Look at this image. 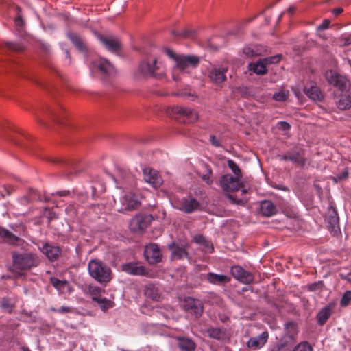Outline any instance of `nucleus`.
Here are the masks:
<instances>
[{"mask_svg": "<svg viewBox=\"0 0 351 351\" xmlns=\"http://www.w3.org/2000/svg\"><path fill=\"white\" fill-rule=\"evenodd\" d=\"M351 301V291H346L340 301V304L341 306H348Z\"/></svg>", "mask_w": 351, "mask_h": 351, "instance_id": "47", "label": "nucleus"}, {"mask_svg": "<svg viewBox=\"0 0 351 351\" xmlns=\"http://www.w3.org/2000/svg\"><path fill=\"white\" fill-rule=\"evenodd\" d=\"M0 237L5 242L14 246H21L24 244L25 240L14 234L8 229L0 226Z\"/></svg>", "mask_w": 351, "mask_h": 351, "instance_id": "19", "label": "nucleus"}, {"mask_svg": "<svg viewBox=\"0 0 351 351\" xmlns=\"http://www.w3.org/2000/svg\"><path fill=\"white\" fill-rule=\"evenodd\" d=\"M330 21L329 19H324L322 23L317 27V30H324L329 27Z\"/></svg>", "mask_w": 351, "mask_h": 351, "instance_id": "52", "label": "nucleus"}, {"mask_svg": "<svg viewBox=\"0 0 351 351\" xmlns=\"http://www.w3.org/2000/svg\"><path fill=\"white\" fill-rule=\"evenodd\" d=\"M269 339V332L267 331L263 332L257 337H250L246 343L247 348L254 350L262 348L267 342Z\"/></svg>", "mask_w": 351, "mask_h": 351, "instance_id": "20", "label": "nucleus"}, {"mask_svg": "<svg viewBox=\"0 0 351 351\" xmlns=\"http://www.w3.org/2000/svg\"><path fill=\"white\" fill-rule=\"evenodd\" d=\"M16 16L14 18V23L16 26L22 27L24 25V21L22 17V10L19 6L16 7Z\"/></svg>", "mask_w": 351, "mask_h": 351, "instance_id": "46", "label": "nucleus"}, {"mask_svg": "<svg viewBox=\"0 0 351 351\" xmlns=\"http://www.w3.org/2000/svg\"><path fill=\"white\" fill-rule=\"evenodd\" d=\"M66 57L69 59H71L70 53L69 51H66Z\"/></svg>", "mask_w": 351, "mask_h": 351, "instance_id": "62", "label": "nucleus"}, {"mask_svg": "<svg viewBox=\"0 0 351 351\" xmlns=\"http://www.w3.org/2000/svg\"><path fill=\"white\" fill-rule=\"evenodd\" d=\"M88 269L90 276L100 284L106 285L112 278L110 267L99 260H90L88 263Z\"/></svg>", "mask_w": 351, "mask_h": 351, "instance_id": "3", "label": "nucleus"}, {"mask_svg": "<svg viewBox=\"0 0 351 351\" xmlns=\"http://www.w3.org/2000/svg\"><path fill=\"white\" fill-rule=\"evenodd\" d=\"M91 69L104 75H110L114 72L113 66L105 58L94 60L91 63Z\"/></svg>", "mask_w": 351, "mask_h": 351, "instance_id": "12", "label": "nucleus"}, {"mask_svg": "<svg viewBox=\"0 0 351 351\" xmlns=\"http://www.w3.org/2000/svg\"><path fill=\"white\" fill-rule=\"evenodd\" d=\"M51 282L54 287L56 289H60L64 284V282L56 278H51Z\"/></svg>", "mask_w": 351, "mask_h": 351, "instance_id": "51", "label": "nucleus"}, {"mask_svg": "<svg viewBox=\"0 0 351 351\" xmlns=\"http://www.w3.org/2000/svg\"><path fill=\"white\" fill-rule=\"evenodd\" d=\"M104 292L105 290L102 288L98 286L89 285L87 288L86 293L91 296L93 301L97 302L101 298V293Z\"/></svg>", "mask_w": 351, "mask_h": 351, "instance_id": "33", "label": "nucleus"}, {"mask_svg": "<svg viewBox=\"0 0 351 351\" xmlns=\"http://www.w3.org/2000/svg\"><path fill=\"white\" fill-rule=\"evenodd\" d=\"M226 71L224 68H213L209 71L208 77L213 83L220 84L226 80Z\"/></svg>", "mask_w": 351, "mask_h": 351, "instance_id": "23", "label": "nucleus"}, {"mask_svg": "<svg viewBox=\"0 0 351 351\" xmlns=\"http://www.w3.org/2000/svg\"><path fill=\"white\" fill-rule=\"evenodd\" d=\"M289 95V91L283 90L280 92L276 93L273 95V99L277 101H285L288 99Z\"/></svg>", "mask_w": 351, "mask_h": 351, "instance_id": "40", "label": "nucleus"}, {"mask_svg": "<svg viewBox=\"0 0 351 351\" xmlns=\"http://www.w3.org/2000/svg\"><path fill=\"white\" fill-rule=\"evenodd\" d=\"M56 121L59 122L58 114L51 109H48L46 112Z\"/></svg>", "mask_w": 351, "mask_h": 351, "instance_id": "55", "label": "nucleus"}, {"mask_svg": "<svg viewBox=\"0 0 351 351\" xmlns=\"http://www.w3.org/2000/svg\"><path fill=\"white\" fill-rule=\"evenodd\" d=\"M132 197V195H126L125 196V202H127L126 208L128 210H134L140 204V202L136 199H133Z\"/></svg>", "mask_w": 351, "mask_h": 351, "instance_id": "37", "label": "nucleus"}, {"mask_svg": "<svg viewBox=\"0 0 351 351\" xmlns=\"http://www.w3.org/2000/svg\"><path fill=\"white\" fill-rule=\"evenodd\" d=\"M138 71L143 76L156 79H161L165 75L162 63L158 62L156 58L149 57L143 60L138 65Z\"/></svg>", "mask_w": 351, "mask_h": 351, "instance_id": "4", "label": "nucleus"}, {"mask_svg": "<svg viewBox=\"0 0 351 351\" xmlns=\"http://www.w3.org/2000/svg\"><path fill=\"white\" fill-rule=\"evenodd\" d=\"M97 304H99L100 308L103 310V311H105L106 309H108L110 308H111L112 306V302L106 298H100L99 299V300H97L96 302Z\"/></svg>", "mask_w": 351, "mask_h": 351, "instance_id": "44", "label": "nucleus"}, {"mask_svg": "<svg viewBox=\"0 0 351 351\" xmlns=\"http://www.w3.org/2000/svg\"><path fill=\"white\" fill-rule=\"evenodd\" d=\"M325 77L328 83L334 86L341 91H346L350 88V82L346 76L337 72L329 70L325 73Z\"/></svg>", "mask_w": 351, "mask_h": 351, "instance_id": "7", "label": "nucleus"}, {"mask_svg": "<svg viewBox=\"0 0 351 351\" xmlns=\"http://www.w3.org/2000/svg\"><path fill=\"white\" fill-rule=\"evenodd\" d=\"M204 168L205 169V173L202 175H199V176L206 184H211L213 183V180L211 179L213 173L212 169L207 164L204 165Z\"/></svg>", "mask_w": 351, "mask_h": 351, "instance_id": "36", "label": "nucleus"}, {"mask_svg": "<svg viewBox=\"0 0 351 351\" xmlns=\"http://www.w3.org/2000/svg\"><path fill=\"white\" fill-rule=\"evenodd\" d=\"M67 37L80 51L82 53L88 52L86 43L79 35L74 32H69L67 34Z\"/></svg>", "mask_w": 351, "mask_h": 351, "instance_id": "26", "label": "nucleus"}, {"mask_svg": "<svg viewBox=\"0 0 351 351\" xmlns=\"http://www.w3.org/2000/svg\"><path fill=\"white\" fill-rule=\"evenodd\" d=\"M205 279L210 284L219 286H223L231 280V278L228 276L213 272L206 274Z\"/></svg>", "mask_w": 351, "mask_h": 351, "instance_id": "24", "label": "nucleus"}, {"mask_svg": "<svg viewBox=\"0 0 351 351\" xmlns=\"http://www.w3.org/2000/svg\"><path fill=\"white\" fill-rule=\"evenodd\" d=\"M227 197L233 204H241L243 202L241 199H237L233 195L229 194L227 195Z\"/></svg>", "mask_w": 351, "mask_h": 351, "instance_id": "56", "label": "nucleus"}, {"mask_svg": "<svg viewBox=\"0 0 351 351\" xmlns=\"http://www.w3.org/2000/svg\"><path fill=\"white\" fill-rule=\"evenodd\" d=\"M40 250L51 262L57 261L62 252V248L60 246L48 242L45 243L42 247H40Z\"/></svg>", "mask_w": 351, "mask_h": 351, "instance_id": "15", "label": "nucleus"}, {"mask_svg": "<svg viewBox=\"0 0 351 351\" xmlns=\"http://www.w3.org/2000/svg\"><path fill=\"white\" fill-rule=\"evenodd\" d=\"M243 52L245 56L248 58H252L258 55L251 47H245Z\"/></svg>", "mask_w": 351, "mask_h": 351, "instance_id": "49", "label": "nucleus"}, {"mask_svg": "<svg viewBox=\"0 0 351 351\" xmlns=\"http://www.w3.org/2000/svg\"><path fill=\"white\" fill-rule=\"evenodd\" d=\"M173 35L176 36L181 38H192L195 34V32L193 30L186 29L181 32H177L176 31L172 32Z\"/></svg>", "mask_w": 351, "mask_h": 351, "instance_id": "43", "label": "nucleus"}, {"mask_svg": "<svg viewBox=\"0 0 351 351\" xmlns=\"http://www.w3.org/2000/svg\"><path fill=\"white\" fill-rule=\"evenodd\" d=\"M56 194L60 197H64V196H67L69 195V191H58L56 193Z\"/></svg>", "mask_w": 351, "mask_h": 351, "instance_id": "58", "label": "nucleus"}, {"mask_svg": "<svg viewBox=\"0 0 351 351\" xmlns=\"http://www.w3.org/2000/svg\"><path fill=\"white\" fill-rule=\"evenodd\" d=\"M348 279L349 280H351V272L348 274Z\"/></svg>", "mask_w": 351, "mask_h": 351, "instance_id": "64", "label": "nucleus"}, {"mask_svg": "<svg viewBox=\"0 0 351 351\" xmlns=\"http://www.w3.org/2000/svg\"><path fill=\"white\" fill-rule=\"evenodd\" d=\"M335 308V304L330 302L322 308L317 314L316 319L319 326H323L330 318Z\"/></svg>", "mask_w": 351, "mask_h": 351, "instance_id": "21", "label": "nucleus"}, {"mask_svg": "<svg viewBox=\"0 0 351 351\" xmlns=\"http://www.w3.org/2000/svg\"><path fill=\"white\" fill-rule=\"evenodd\" d=\"M122 271L125 273L134 276H148L149 271L146 269L145 267L140 265L136 262H130L122 265Z\"/></svg>", "mask_w": 351, "mask_h": 351, "instance_id": "17", "label": "nucleus"}, {"mask_svg": "<svg viewBox=\"0 0 351 351\" xmlns=\"http://www.w3.org/2000/svg\"><path fill=\"white\" fill-rule=\"evenodd\" d=\"M248 68L257 75H265L267 73V66L262 59H259L255 63L249 64Z\"/></svg>", "mask_w": 351, "mask_h": 351, "instance_id": "31", "label": "nucleus"}, {"mask_svg": "<svg viewBox=\"0 0 351 351\" xmlns=\"http://www.w3.org/2000/svg\"><path fill=\"white\" fill-rule=\"evenodd\" d=\"M166 112L171 118L186 123H195L199 119V115L195 110L181 106L168 107Z\"/></svg>", "mask_w": 351, "mask_h": 351, "instance_id": "5", "label": "nucleus"}, {"mask_svg": "<svg viewBox=\"0 0 351 351\" xmlns=\"http://www.w3.org/2000/svg\"><path fill=\"white\" fill-rule=\"evenodd\" d=\"M92 206L94 207V208L97 206L99 210H102V209L104 208V204H97V205L96 204H93Z\"/></svg>", "mask_w": 351, "mask_h": 351, "instance_id": "59", "label": "nucleus"}, {"mask_svg": "<svg viewBox=\"0 0 351 351\" xmlns=\"http://www.w3.org/2000/svg\"><path fill=\"white\" fill-rule=\"evenodd\" d=\"M193 241L198 244H200L204 246L206 248H210L212 250H213V247L212 244L209 241H208L205 237L202 234L195 235L193 237Z\"/></svg>", "mask_w": 351, "mask_h": 351, "instance_id": "38", "label": "nucleus"}, {"mask_svg": "<svg viewBox=\"0 0 351 351\" xmlns=\"http://www.w3.org/2000/svg\"><path fill=\"white\" fill-rule=\"evenodd\" d=\"M153 217L151 215L138 214L130 222V229L134 233H142L151 223Z\"/></svg>", "mask_w": 351, "mask_h": 351, "instance_id": "8", "label": "nucleus"}, {"mask_svg": "<svg viewBox=\"0 0 351 351\" xmlns=\"http://www.w3.org/2000/svg\"><path fill=\"white\" fill-rule=\"evenodd\" d=\"M278 125H279V129H280L283 131H287V130H289L291 128V125L287 122H285V121H280L278 123Z\"/></svg>", "mask_w": 351, "mask_h": 351, "instance_id": "54", "label": "nucleus"}, {"mask_svg": "<svg viewBox=\"0 0 351 351\" xmlns=\"http://www.w3.org/2000/svg\"><path fill=\"white\" fill-rule=\"evenodd\" d=\"M328 222L332 228L339 223L337 212L332 206H330L328 210Z\"/></svg>", "mask_w": 351, "mask_h": 351, "instance_id": "34", "label": "nucleus"}, {"mask_svg": "<svg viewBox=\"0 0 351 351\" xmlns=\"http://www.w3.org/2000/svg\"><path fill=\"white\" fill-rule=\"evenodd\" d=\"M220 185L223 190L227 192L238 191L242 186L239 178L233 177L230 174L222 176Z\"/></svg>", "mask_w": 351, "mask_h": 351, "instance_id": "13", "label": "nucleus"}, {"mask_svg": "<svg viewBox=\"0 0 351 351\" xmlns=\"http://www.w3.org/2000/svg\"><path fill=\"white\" fill-rule=\"evenodd\" d=\"M97 36L108 51L112 53H117L121 49V43L117 36L101 34H97Z\"/></svg>", "mask_w": 351, "mask_h": 351, "instance_id": "10", "label": "nucleus"}, {"mask_svg": "<svg viewBox=\"0 0 351 351\" xmlns=\"http://www.w3.org/2000/svg\"><path fill=\"white\" fill-rule=\"evenodd\" d=\"M228 165L229 168L232 171V172L236 176V178H241L242 173L240 168L238 167V165L232 160H229L228 161Z\"/></svg>", "mask_w": 351, "mask_h": 351, "instance_id": "41", "label": "nucleus"}, {"mask_svg": "<svg viewBox=\"0 0 351 351\" xmlns=\"http://www.w3.org/2000/svg\"><path fill=\"white\" fill-rule=\"evenodd\" d=\"M169 249L171 250L172 257L176 259H182L184 257L188 256V252L186 249L182 247H180L175 243H172L169 245Z\"/></svg>", "mask_w": 351, "mask_h": 351, "instance_id": "30", "label": "nucleus"}, {"mask_svg": "<svg viewBox=\"0 0 351 351\" xmlns=\"http://www.w3.org/2000/svg\"><path fill=\"white\" fill-rule=\"evenodd\" d=\"M305 94L314 101H320L322 99V94L317 86H311L310 88H305Z\"/></svg>", "mask_w": 351, "mask_h": 351, "instance_id": "32", "label": "nucleus"}, {"mask_svg": "<svg viewBox=\"0 0 351 351\" xmlns=\"http://www.w3.org/2000/svg\"><path fill=\"white\" fill-rule=\"evenodd\" d=\"M278 158L283 161H291L300 167H304L306 164L304 152L302 149L288 151L285 154L279 155Z\"/></svg>", "mask_w": 351, "mask_h": 351, "instance_id": "11", "label": "nucleus"}, {"mask_svg": "<svg viewBox=\"0 0 351 351\" xmlns=\"http://www.w3.org/2000/svg\"><path fill=\"white\" fill-rule=\"evenodd\" d=\"M12 258V271L17 277L22 276L25 271L38 267L41 263V259L38 255L30 252L24 253L13 252Z\"/></svg>", "mask_w": 351, "mask_h": 351, "instance_id": "1", "label": "nucleus"}, {"mask_svg": "<svg viewBox=\"0 0 351 351\" xmlns=\"http://www.w3.org/2000/svg\"><path fill=\"white\" fill-rule=\"evenodd\" d=\"M343 10L342 8H335L332 10V14L337 16H339V14H341L342 12H343Z\"/></svg>", "mask_w": 351, "mask_h": 351, "instance_id": "57", "label": "nucleus"}, {"mask_svg": "<svg viewBox=\"0 0 351 351\" xmlns=\"http://www.w3.org/2000/svg\"><path fill=\"white\" fill-rule=\"evenodd\" d=\"M232 276L244 284H250L254 280V276L239 265L232 266L230 269Z\"/></svg>", "mask_w": 351, "mask_h": 351, "instance_id": "16", "label": "nucleus"}, {"mask_svg": "<svg viewBox=\"0 0 351 351\" xmlns=\"http://www.w3.org/2000/svg\"><path fill=\"white\" fill-rule=\"evenodd\" d=\"M337 106L341 110H346L351 107V97L349 95H341L336 102Z\"/></svg>", "mask_w": 351, "mask_h": 351, "instance_id": "35", "label": "nucleus"}, {"mask_svg": "<svg viewBox=\"0 0 351 351\" xmlns=\"http://www.w3.org/2000/svg\"><path fill=\"white\" fill-rule=\"evenodd\" d=\"M144 295L147 298L156 302L160 301L162 298L158 288L152 283H149L145 286Z\"/></svg>", "mask_w": 351, "mask_h": 351, "instance_id": "25", "label": "nucleus"}, {"mask_svg": "<svg viewBox=\"0 0 351 351\" xmlns=\"http://www.w3.org/2000/svg\"><path fill=\"white\" fill-rule=\"evenodd\" d=\"M210 143L215 146V147H220L221 145V142H220V140L219 138H217L214 135H212L210 136Z\"/></svg>", "mask_w": 351, "mask_h": 351, "instance_id": "53", "label": "nucleus"}, {"mask_svg": "<svg viewBox=\"0 0 351 351\" xmlns=\"http://www.w3.org/2000/svg\"><path fill=\"white\" fill-rule=\"evenodd\" d=\"M285 334L280 340L271 348V351H291L297 341L298 325L294 322L285 324Z\"/></svg>", "mask_w": 351, "mask_h": 351, "instance_id": "2", "label": "nucleus"}, {"mask_svg": "<svg viewBox=\"0 0 351 351\" xmlns=\"http://www.w3.org/2000/svg\"><path fill=\"white\" fill-rule=\"evenodd\" d=\"M206 333L210 338L219 341H223L226 338V331L221 328H209L206 330Z\"/></svg>", "mask_w": 351, "mask_h": 351, "instance_id": "29", "label": "nucleus"}, {"mask_svg": "<svg viewBox=\"0 0 351 351\" xmlns=\"http://www.w3.org/2000/svg\"><path fill=\"white\" fill-rule=\"evenodd\" d=\"M1 278L3 280L10 279L11 276L10 275H2Z\"/></svg>", "mask_w": 351, "mask_h": 351, "instance_id": "60", "label": "nucleus"}, {"mask_svg": "<svg viewBox=\"0 0 351 351\" xmlns=\"http://www.w3.org/2000/svg\"><path fill=\"white\" fill-rule=\"evenodd\" d=\"M247 192V189H244L242 190V193L245 194Z\"/></svg>", "mask_w": 351, "mask_h": 351, "instance_id": "63", "label": "nucleus"}, {"mask_svg": "<svg viewBox=\"0 0 351 351\" xmlns=\"http://www.w3.org/2000/svg\"><path fill=\"white\" fill-rule=\"evenodd\" d=\"M282 56L280 54H278L276 56L267 57L265 58H261L263 60V62H264L267 65L272 64H276L278 63L281 60Z\"/></svg>", "mask_w": 351, "mask_h": 351, "instance_id": "45", "label": "nucleus"}, {"mask_svg": "<svg viewBox=\"0 0 351 351\" xmlns=\"http://www.w3.org/2000/svg\"><path fill=\"white\" fill-rule=\"evenodd\" d=\"M144 180L154 188L157 189L162 184V179L157 171L146 167L143 169Z\"/></svg>", "mask_w": 351, "mask_h": 351, "instance_id": "18", "label": "nucleus"}, {"mask_svg": "<svg viewBox=\"0 0 351 351\" xmlns=\"http://www.w3.org/2000/svg\"><path fill=\"white\" fill-rule=\"evenodd\" d=\"M4 45L6 48L13 51L20 52L23 50V47L18 43L6 42Z\"/></svg>", "mask_w": 351, "mask_h": 351, "instance_id": "42", "label": "nucleus"}, {"mask_svg": "<svg viewBox=\"0 0 351 351\" xmlns=\"http://www.w3.org/2000/svg\"><path fill=\"white\" fill-rule=\"evenodd\" d=\"M169 55L175 60L176 67L181 71L186 70L189 67H196L200 62L199 58L195 56H178L169 51Z\"/></svg>", "mask_w": 351, "mask_h": 351, "instance_id": "6", "label": "nucleus"}, {"mask_svg": "<svg viewBox=\"0 0 351 351\" xmlns=\"http://www.w3.org/2000/svg\"><path fill=\"white\" fill-rule=\"evenodd\" d=\"M51 311L59 313H68L72 312V308L69 306H62L60 308H51Z\"/></svg>", "mask_w": 351, "mask_h": 351, "instance_id": "50", "label": "nucleus"}, {"mask_svg": "<svg viewBox=\"0 0 351 351\" xmlns=\"http://www.w3.org/2000/svg\"><path fill=\"white\" fill-rule=\"evenodd\" d=\"M145 260L151 265H155L162 261V252L159 246L154 243L145 245L144 250Z\"/></svg>", "mask_w": 351, "mask_h": 351, "instance_id": "9", "label": "nucleus"}, {"mask_svg": "<svg viewBox=\"0 0 351 351\" xmlns=\"http://www.w3.org/2000/svg\"><path fill=\"white\" fill-rule=\"evenodd\" d=\"M0 304H1V307L3 309H8V308H12V305L11 304L10 300L8 298H2L0 302Z\"/></svg>", "mask_w": 351, "mask_h": 351, "instance_id": "48", "label": "nucleus"}, {"mask_svg": "<svg viewBox=\"0 0 351 351\" xmlns=\"http://www.w3.org/2000/svg\"><path fill=\"white\" fill-rule=\"evenodd\" d=\"M293 351H313V348L308 341H302L295 346Z\"/></svg>", "mask_w": 351, "mask_h": 351, "instance_id": "39", "label": "nucleus"}, {"mask_svg": "<svg viewBox=\"0 0 351 351\" xmlns=\"http://www.w3.org/2000/svg\"><path fill=\"white\" fill-rule=\"evenodd\" d=\"M184 306L186 311L194 315L196 317L202 315L203 304L200 300L187 297L184 300Z\"/></svg>", "mask_w": 351, "mask_h": 351, "instance_id": "14", "label": "nucleus"}, {"mask_svg": "<svg viewBox=\"0 0 351 351\" xmlns=\"http://www.w3.org/2000/svg\"><path fill=\"white\" fill-rule=\"evenodd\" d=\"M178 346L182 351H195L196 348L195 343L191 339L184 337H178Z\"/></svg>", "mask_w": 351, "mask_h": 351, "instance_id": "27", "label": "nucleus"}, {"mask_svg": "<svg viewBox=\"0 0 351 351\" xmlns=\"http://www.w3.org/2000/svg\"><path fill=\"white\" fill-rule=\"evenodd\" d=\"M261 213L265 217H271L277 212L274 203L269 200H264L261 204Z\"/></svg>", "mask_w": 351, "mask_h": 351, "instance_id": "28", "label": "nucleus"}, {"mask_svg": "<svg viewBox=\"0 0 351 351\" xmlns=\"http://www.w3.org/2000/svg\"><path fill=\"white\" fill-rule=\"evenodd\" d=\"M199 206V202L195 198L189 196L182 199L180 210L186 213H191L197 210Z\"/></svg>", "mask_w": 351, "mask_h": 351, "instance_id": "22", "label": "nucleus"}, {"mask_svg": "<svg viewBox=\"0 0 351 351\" xmlns=\"http://www.w3.org/2000/svg\"><path fill=\"white\" fill-rule=\"evenodd\" d=\"M23 351H30V350L27 347H23Z\"/></svg>", "mask_w": 351, "mask_h": 351, "instance_id": "61", "label": "nucleus"}]
</instances>
